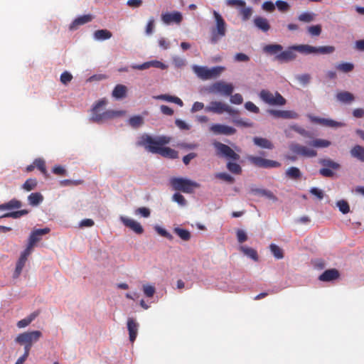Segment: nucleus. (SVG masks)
<instances>
[{
	"mask_svg": "<svg viewBox=\"0 0 364 364\" xmlns=\"http://www.w3.org/2000/svg\"><path fill=\"white\" fill-rule=\"evenodd\" d=\"M107 102V100L101 99L95 104L92 109V114L90 119L91 122L100 124L125 115L126 112L124 110L108 109L101 112V108L106 105Z\"/></svg>",
	"mask_w": 364,
	"mask_h": 364,
	"instance_id": "f257e3e1",
	"label": "nucleus"
},
{
	"mask_svg": "<svg viewBox=\"0 0 364 364\" xmlns=\"http://www.w3.org/2000/svg\"><path fill=\"white\" fill-rule=\"evenodd\" d=\"M169 141V138L165 136L154 139L151 136L144 134L140 137V140L137 142V145L144 146L149 152L159 154L161 148L164 145L168 144Z\"/></svg>",
	"mask_w": 364,
	"mask_h": 364,
	"instance_id": "f03ea898",
	"label": "nucleus"
},
{
	"mask_svg": "<svg viewBox=\"0 0 364 364\" xmlns=\"http://www.w3.org/2000/svg\"><path fill=\"white\" fill-rule=\"evenodd\" d=\"M170 184L175 191H182L186 193H191L195 188L200 187V184L197 182L179 177L171 178L170 179Z\"/></svg>",
	"mask_w": 364,
	"mask_h": 364,
	"instance_id": "7ed1b4c3",
	"label": "nucleus"
},
{
	"mask_svg": "<svg viewBox=\"0 0 364 364\" xmlns=\"http://www.w3.org/2000/svg\"><path fill=\"white\" fill-rule=\"evenodd\" d=\"M216 26L211 29L210 42L216 43L220 39L225 36L226 23L222 16L217 11H213Z\"/></svg>",
	"mask_w": 364,
	"mask_h": 364,
	"instance_id": "20e7f679",
	"label": "nucleus"
},
{
	"mask_svg": "<svg viewBox=\"0 0 364 364\" xmlns=\"http://www.w3.org/2000/svg\"><path fill=\"white\" fill-rule=\"evenodd\" d=\"M223 68L220 66L213 67L210 69L207 67L194 65L193 67V70L197 75V76L203 80H210L213 78H215L220 75V74L223 70Z\"/></svg>",
	"mask_w": 364,
	"mask_h": 364,
	"instance_id": "39448f33",
	"label": "nucleus"
},
{
	"mask_svg": "<svg viewBox=\"0 0 364 364\" xmlns=\"http://www.w3.org/2000/svg\"><path fill=\"white\" fill-rule=\"evenodd\" d=\"M296 51L304 54L311 53H320V54H330L335 51L334 46H326L320 47H314L309 45L301 44L294 46Z\"/></svg>",
	"mask_w": 364,
	"mask_h": 364,
	"instance_id": "423d86ee",
	"label": "nucleus"
},
{
	"mask_svg": "<svg viewBox=\"0 0 364 364\" xmlns=\"http://www.w3.org/2000/svg\"><path fill=\"white\" fill-rule=\"evenodd\" d=\"M260 99L265 103L270 105H284L286 100L278 92H271L267 90H262L259 94Z\"/></svg>",
	"mask_w": 364,
	"mask_h": 364,
	"instance_id": "0eeeda50",
	"label": "nucleus"
},
{
	"mask_svg": "<svg viewBox=\"0 0 364 364\" xmlns=\"http://www.w3.org/2000/svg\"><path fill=\"white\" fill-rule=\"evenodd\" d=\"M206 112H213L216 114H222L227 112L230 115L235 117L239 114V111L230 107L229 105L221 102L213 101L208 106L205 108Z\"/></svg>",
	"mask_w": 364,
	"mask_h": 364,
	"instance_id": "6e6552de",
	"label": "nucleus"
},
{
	"mask_svg": "<svg viewBox=\"0 0 364 364\" xmlns=\"http://www.w3.org/2000/svg\"><path fill=\"white\" fill-rule=\"evenodd\" d=\"M319 164L323 166L319 170V173L324 176L331 178L334 176V170H338L341 165L331 159H321Z\"/></svg>",
	"mask_w": 364,
	"mask_h": 364,
	"instance_id": "1a4fd4ad",
	"label": "nucleus"
},
{
	"mask_svg": "<svg viewBox=\"0 0 364 364\" xmlns=\"http://www.w3.org/2000/svg\"><path fill=\"white\" fill-rule=\"evenodd\" d=\"M41 336L42 333L40 331H28L18 334L15 341L18 344L27 343L33 346Z\"/></svg>",
	"mask_w": 364,
	"mask_h": 364,
	"instance_id": "9d476101",
	"label": "nucleus"
},
{
	"mask_svg": "<svg viewBox=\"0 0 364 364\" xmlns=\"http://www.w3.org/2000/svg\"><path fill=\"white\" fill-rule=\"evenodd\" d=\"M213 145L216 149L217 155L234 161L240 159L239 154L235 153L229 146L218 141H215Z\"/></svg>",
	"mask_w": 364,
	"mask_h": 364,
	"instance_id": "9b49d317",
	"label": "nucleus"
},
{
	"mask_svg": "<svg viewBox=\"0 0 364 364\" xmlns=\"http://www.w3.org/2000/svg\"><path fill=\"white\" fill-rule=\"evenodd\" d=\"M234 90V86L231 83H227L223 81H218L213 83L209 88V92L213 94L220 93L225 96L232 95Z\"/></svg>",
	"mask_w": 364,
	"mask_h": 364,
	"instance_id": "f8f14e48",
	"label": "nucleus"
},
{
	"mask_svg": "<svg viewBox=\"0 0 364 364\" xmlns=\"http://www.w3.org/2000/svg\"><path fill=\"white\" fill-rule=\"evenodd\" d=\"M247 159L253 165L259 168H277L281 166V164L278 161L264 159L260 156H249Z\"/></svg>",
	"mask_w": 364,
	"mask_h": 364,
	"instance_id": "ddd939ff",
	"label": "nucleus"
},
{
	"mask_svg": "<svg viewBox=\"0 0 364 364\" xmlns=\"http://www.w3.org/2000/svg\"><path fill=\"white\" fill-rule=\"evenodd\" d=\"M290 149L294 153L305 157H315L317 156V151L316 150L307 148L299 144H291Z\"/></svg>",
	"mask_w": 364,
	"mask_h": 364,
	"instance_id": "4468645a",
	"label": "nucleus"
},
{
	"mask_svg": "<svg viewBox=\"0 0 364 364\" xmlns=\"http://www.w3.org/2000/svg\"><path fill=\"white\" fill-rule=\"evenodd\" d=\"M296 49L294 48V46H289L285 50H282L281 53L275 56V60L282 63H287L292 61L296 59Z\"/></svg>",
	"mask_w": 364,
	"mask_h": 364,
	"instance_id": "2eb2a0df",
	"label": "nucleus"
},
{
	"mask_svg": "<svg viewBox=\"0 0 364 364\" xmlns=\"http://www.w3.org/2000/svg\"><path fill=\"white\" fill-rule=\"evenodd\" d=\"M210 130L215 134L232 135L235 134L236 129L232 127L220 124H213L210 127Z\"/></svg>",
	"mask_w": 364,
	"mask_h": 364,
	"instance_id": "dca6fc26",
	"label": "nucleus"
},
{
	"mask_svg": "<svg viewBox=\"0 0 364 364\" xmlns=\"http://www.w3.org/2000/svg\"><path fill=\"white\" fill-rule=\"evenodd\" d=\"M120 220L126 227L129 228L135 233L141 235L144 232L142 226L137 221L123 216L120 218Z\"/></svg>",
	"mask_w": 364,
	"mask_h": 364,
	"instance_id": "f3484780",
	"label": "nucleus"
},
{
	"mask_svg": "<svg viewBox=\"0 0 364 364\" xmlns=\"http://www.w3.org/2000/svg\"><path fill=\"white\" fill-rule=\"evenodd\" d=\"M127 325L129 331V341L132 343H134L138 334L139 324L133 318H129L127 319Z\"/></svg>",
	"mask_w": 364,
	"mask_h": 364,
	"instance_id": "a211bd4d",
	"label": "nucleus"
},
{
	"mask_svg": "<svg viewBox=\"0 0 364 364\" xmlns=\"http://www.w3.org/2000/svg\"><path fill=\"white\" fill-rule=\"evenodd\" d=\"M268 112L275 118L296 119L298 117V114L291 110L269 109Z\"/></svg>",
	"mask_w": 364,
	"mask_h": 364,
	"instance_id": "6ab92c4d",
	"label": "nucleus"
},
{
	"mask_svg": "<svg viewBox=\"0 0 364 364\" xmlns=\"http://www.w3.org/2000/svg\"><path fill=\"white\" fill-rule=\"evenodd\" d=\"M50 228L36 229L33 230L28 238V244L33 246L41 240V237L50 232Z\"/></svg>",
	"mask_w": 364,
	"mask_h": 364,
	"instance_id": "aec40b11",
	"label": "nucleus"
},
{
	"mask_svg": "<svg viewBox=\"0 0 364 364\" xmlns=\"http://www.w3.org/2000/svg\"><path fill=\"white\" fill-rule=\"evenodd\" d=\"M151 67L160 68L161 70H164L167 68V65H166L164 63H163L161 61L159 60H151L149 62L144 63L141 65H135L132 66V68L136 69V70H146Z\"/></svg>",
	"mask_w": 364,
	"mask_h": 364,
	"instance_id": "412c9836",
	"label": "nucleus"
},
{
	"mask_svg": "<svg viewBox=\"0 0 364 364\" xmlns=\"http://www.w3.org/2000/svg\"><path fill=\"white\" fill-rule=\"evenodd\" d=\"M340 277V273L336 269H329L324 271L319 277L318 279L321 282H331L337 279Z\"/></svg>",
	"mask_w": 364,
	"mask_h": 364,
	"instance_id": "4be33fe9",
	"label": "nucleus"
},
{
	"mask_svg": "<svg viewBox=\"0 0 364 364\" xmlns=\"http://www.w3.org/2000/svg\"><path fill=\"white\" fill-rule=\"evenodd\" d=\"M161 19L166 24H170L172 22L180 23L182 21V15L178 11L165 13L161 15Z\"/></svg>",
	"mask_w": 364,
	"mask_h": 364,
	"instance_id": "5701e85b",
	"label": "nucleus"
},
{
	"mask_svg": "<svg viewBox=\"0 0 364 364\" xmlns=\"http://www.w3.org/2000/svg\"><path fill=\"white\" fill-rule=\"evenodd\" d=\"M92 20V16L90 14L80 16L73 21V23L70 26V29L75 30L77 28V26L90 22Z\"/></svg>",
	"mask_w": 364,
	"mask_h": 364,
	"instance_id": "b1692460",
	"label": "nucleus"
},
{
	"mask_svg": "<svg viewBox=\"0 0 364 364\" xmlns=\"http://www.w3.org/2000/svg\"><path fill=\"white\" fill-rule=\"evenodd\" d=\"M254 24L257 28L263 32H267L270 29V25L268 20L264 17H255L254 19Z\"/></svg>",
	"mask_w": 364,
	"mask_h": 364,
	"instance_id": "393cba45",
	"label": "nucleus"
},
{
	"mask_svg": "<svg viewBox=\"0 0 364 364\" xmlns=\"http://www.w3.org/2000/svg\"><path fill=\"white\" fill-rule=\"evenodd\" d=\"M350 156L361 162H364V147L360 145H355L350 151Z\"/></svg>",
	"mask_w": 364,
	"mask_h": 364,
	"instance_id": "a878e982",
	"label": "nucleus"
},
{
	"mask_svg": "<svg viewBox=\"0 0 364 364\" xmlns=\"http://www.w3.org/2000/svg\"><path fill=\"white\" fill-rule=\"evenodd\" d=\"M250 192L255 195H260L264 196L273 201L277 200V197L270 191L261 188H251Z\"/></svg>",
	"mask_w": 364,
	"mask_h": 364,
	"instance_id": "bb28decb",
	"label": "nucleus"
},
{
	"mask_svg": "<svg viewBox=\"0 0 364 364\" xmlns=\"http://www.w3.org/2000/svg\"><path fill=\"white\" fill-rule=\"evenodd\" d=\"M336 99L342 103H350L354 101L355 97L348 91H341L336 94Z\"/></svg>",
	"mask_w": 364,
	"mask_h": 364,
	"instance_id": "cd10ccee",
	"label": "nucleus"
},
{
	"mask_svg": "<svg viewBox=\"0 0 364 364\" xmlns=\"http://www.w3.org/2000/svg\"><path fill=\"white\" fill-rule=\"evenodd\" d=\"M21 205H22V203L20 200H18L14 198L7 203L1 204L0 205V210H12L14 209H18L21 207Z\"/></svg>",
	"mask_w": 364,
	"mask_h": 364,
	"instance_id": "c85d7f7f",
	"label": "nucleus"
},
{
	"mask_svg": "<svg viewBox=\"0 0 364 364\" xmlns=\"http://www.w3.org/2000/svg\"><path fill=\"white\" fill-rule=\"evenodd\" d=\"M254 144L261 148L272 149L274 148L273 144L265 138L262 137H254L253 138Z\"/></svg>",
	"mask_w": 364,
	"mask_h": 364,
	"instance_id": "c756f323",
	"label": "nucleus"
},
{
	"mask_svg": "<svg viewBox=\"0 0 364 364\" xmlns=\"http://www.w3.org/2000/svg\"><path fill=\"white\" fill-rule=\"evenodd\" d=\"M283 47L279 44H268L264 46L263 51L269 55H275L281 53Z\"/></svg>",
	"mask_w": 364,
	"mask_h": 364,
	"instance_id": "7c9ffc66",
	"label": "nucleus"
},
{
	"mask_svg": "<svg viewBox=\"0 0 364 364\" xmlns=\"http://www.w3.org/2000/svg\"><path fill=\"white\" fill-rule=\"evenodd\" d=\"M127 87L123 85H117L112 91V96L117 99H122L126 96Z\"/></svg>",
	"mask_w": 364,
	"mask_h": 364,
	"instance_id": "2f4dec72",
	"label": "nucleus"
},
{
	"mask_svg": "<svg viewBox=\"0 0 364 364\" xmlns=\"http://www.w3.org/2000/svg\"><path fill=\"white\" fill-rule=\"evenodd\" d=\"M159 154L161 155L164 157H168L170 159H176L178 158V152L170 148V147H164L162 146L159 152Z\"/></svg>",
	"mask_w": 364,
	"mask_h": 364,
	"instance_id": "473e14b6",
	"label": "nucleus"
},
{
	"mask_svg": "<svg viewBox=\"0 0 364 364\" xmlns=\"http://www.w3.org/2000/svg\"><path fill=\"white\" fill-rule=\"evenodd\" d=\"M308 144L311 146L316 148H326L328 147L331 143L330 141L323 139H314L309 141Z\"/></svg>",
	"mask_w": 364,
	"mask_h": 364,
	"instance_id": "72a5a7b5",
	"label": "nucleus"
},
{
	"mask_svg": "<svg viewBox=\"0 0 364 364\" xmlns=\"http://www.w3.org/2000/svg\"><path fill=\"white\" fill-rule=\"evenodd\" d=\"M112 36V33L107 29L97 30L94 33V37L97 40L104 41L109 39Z\"/></svg>",
	"mask_w": 364,
	"mask_h": 364,
	"instance_id": "f704fd0d",
	"label": "nucleus"
},
{
	"mask_svg": "<svg viewBox=\"0 0 364 364\" xmlns=\"http://www.w3.org/2000/svg\"><path fill=\"white\" fill-rule=\"evenodd\" d=\"M43 200V196L40 193H32L28 197V203L32 206H36Z\"/></svg>",
	"mask_w": 364,
	"mask_h": 364,
	"instance_id": "c9c22d12",
	"label": "nucleus"
},
{
	"mask_svg": "<svg viewBox=\"0 0 364 364\" xmlns=\"http://www.w3.org/2000/svg\"><path fill=\"white\" fill-rule=\"evenodd\" d=\"M286 176L291 179L298 180L301 178V173L298 168L292 166L287 170Z\"/></svg>",
	"mask_w": 364,
	"mask_h": 364,
	"instance_id": "e433bc0d",
	"label": "nucleus"
},
{
	"mask_svg": "<svg viewBox=\"0 0 364 364\" xmlns=\"http://www.w3.org/2000/svg\"><path fill=\"white\" fill-rule=\"evenodd\" d=\"M240 250L247 256L252 259L254 261L258 260V255L255 250L245 247V246H241L240 247Z\"/></svg>",
	"mask_w": 364,
	"mask_h": 364,
	"instance_id": "4c0bfd02",
	"label": "nucleus"
},
{
	"mask_svg": "<svg viewBox=\"0 0 364 364\" xmlns=\"http://www.w3.org/2000/svg\"><path fill=\"white\" fill-rule=\"evenodd\" d=\"M173 231L183 241H188L191 239V233L186 229L175 228Z\"/></svg>",
	"mask_w": 364,
	"mask_h": 364,
	"instance_id": "58836bf2",
	"label": "nucleus"
},
{
	"mask_svg": "<svg viewBox=\"0 0 364 364\" xmlns=\"http://www.w3.org/2000/svg\"><path fill=\"white\" fill-rule=\"evenodd\" d=\"M26 261H27L26 258L22 257L21 256H20L18 260L17 261L15 272L14 273V278H17L21 274Z\"/></svg>",
	"mask_w": 364,
	"mask_h": 364,
	"instance_id": "ea45409f",
	"label": "nucleus"
},
{
	"mask_svg": "<svg viewBox=\"0 0 364 364\" xmlns=\"http://www.w3.org/2000/svg\"><path fill=\"white\" fill-rule=\"evenodd\" d=\"M157 99L164 100L168 102H174L178 105L182 107L183 105V101L178 97L171 96L168 95H161L157 97Z\"/></svg>",
	"mask_w": 364,
	"mask_h": 364,
	"instance_id": "a19ab883",
	"label": "nucleus"
},
{
	"mask_svg": "<svg viewBox=\"0 0 364 364\" xmlns=\"http://www.w3.org/2000/svg\"><path fill=\"white\" fill-rule=\"evenodd\" d=\"M336 68L342 73H348L353 70L354 65L351 63H341L336 65Z\"/></svg>",
	"mask_w": 364,
	"mask_h": 364,
	"instance_id": "79ce46f5",
	"label": "nucleus"
},
{
	"mask_svg": "<svg viewBox=\"0 0 364 364\" xmlns=\"http://www.w3.org/2000/svg\"><path fill=\"white\" fill-rule=\"evenodd\" d=\"M316 14L312 12H304L298 16L299 21L304 23H310L315 19Z\"/></svg>",
	"mask_w": 364,
	"mask_h": 364,
	"instance_id": "37998d69",
	"label": "nucleus"
},
{
	"mask_svg": "<svg viewBox=\"0 0 364 364\" xmlns=\"http://www.w3.org/2000/svg\"><path fill=\"white\" fill-rule=\"evenodd\" d=\"M28 213L27 210H21L16 211H11L7 213H5L1 216V218H19L21 216L26 215Z\"/></svg>",
	"mask_w": 364,
	"mask_h": 364,
	"instance_id": "c03bdc74",
	"label": "nucleus"
},
{
	"mask_svg": "<svg viewBox=\"0 0 364 364\" xmlns=\"http://www.w3.org/2000/svg\"><path fill=\"white\" fill-rule=\"evenodd\" d=\"M143 123H144L143 117L139 115L132 117L129 119V124L133 128H138L141 125H142Z\"/></svg>",
	"mask_w": 364,
	"mask_h": 364,
	"instance_id": "a18cd8bd",
	"label": "nucleus"
},
{
	"mask_svg": "<svg viewBox=\"0 0 364 364\" xmlns=\"http://www.w3.org/2000/svg\"><path fill=\"white\" fill-rule=\"evenodd\" d=\"M270 251L275 258L279 259L284 257L283 250L277 245L271 244L269 246Z\"/></svg>",
	"mask_w": 364,
	"mask_h": 364,
	"instance_id": "49530a36",
	"label": "nucleus"
},
{
	"mask_svg": "<svg viewBox=\"0 0 364 364\" xmlns=\"http://www.w3.org/2000/svg\"><path fill=\"white\" fill-rule=\"evenodd\" d=\"M240 15L242 16V19L244 21H247L250 19L252 14V9L250 7H242L239 11Z\"/></svg>",
	"mask_w": 364,
	"mask_h": 364,
	"instance_id": "de8ad7c7",
	"label": "nucleus"
},
{
	"mask_svg": "<svg viewBox=\"0 0 364 364\" xmlns=\"http://www.w3.org/2000/svg\"><path fill=\"white\" fill-rule=\"evenodd\" d=\"M37 181L35 178H28L23 184L22 188L26 191H31L37 186Z\"/></svg>",
	"mask_w": 364,
	"mask_h": 364,
	"instance_id": "09e8293b",
	"label": "nucleus"
},
{
	"mask_svg": "<svg viewBox=\"0 0 364 364\" xmlns=\"http://www.w3.org/2000/svg\"><path fill=\"white\" fill-rule=\"evenodd\" d=\"M232 122L238 127H252L253 123L248 119H243L241 118H235L232 119Z\"/></svg>",
	"mask_w": 364,
	"mask_h": 364,
	"instance_id": "8fccbe9b",
	"label": "nucleus"
},
{
	"mask_svg": "<svg viewBox=\"0 0 364 364\" xmlns=\"http://www.w3.org/2000/svg\"><path fill=\"white\" fill-rule=\"evenodd\" d=\"M35 168H37L46 176H48L47 170L46 168V163L41 159H37L34 161Z\"/></svg>",
	"mask_w": 364,
	"mask_h": 364,
	"instance_id": "3c124183",
	"label": "nucleus"
},
{
	"mask_svg": "<svg viewBox=\"0 0 364 364\" xmlns=\"http://www.w3.org/2000/svg\"><path fill=\"white\" fill-rule=\"evenodd\" d=\"M307 31L311 36H318L321 33L322 27L320 24L311 26L307 28Z\"/></svg>",
	"mask_w": 364,
	"mask_h": 364,
	"instance_id": "603ef678",
	"label": "nucleus"
},
{
	"mask_svg": "<svg viewBox=\"0 0 364 364\" xmlns=\"http://www.w3.org/2000/svg\"><path fill=\"white\" fill-rule=\"evenodd\" d=\"M320 122L323 125L331 127H341L344 125V124L342 122H336L333 119H320Z\"/></svg>",
	"mask_w": 364,
	"mask_h": 364,
	"instance_id": "864d4df0",
	"label": "nucleus"
},
{
	"mask_svg": "<svg viewBox=\"0 0 364 364\" xmlns=\"http://www.w3.org/2000/svg\"><path fill=\"white\" fill-rule=\"evenodd\" d=\"M227 168L232 173L235 174H240L242 172V168L241 166L234 162H228L227 164Z\"/></svg>",
	"mask_w": 364,
	"mask_h": 364,
	"instance_id": "5fc2aeb1",
	"label": "nucleus"
},
{
	"mask_svg": "<svg viewBox=\"0 0 364 364\" xmlns=\"http://www.w3.org/2000/svg\"><path fill=\"white\" fill-rule=\"evenodd\" d=\"M336 205H337L338 208H339V210L342 213L346 214V213H349L350 206L347 201H346L344 200H341L337 202Z\"/></svg>",
	"mask_w": 364,
	"mask_h": 364,
	"instance_id": "6e6d98bb",
	"label": "nucleus"
},
{
	"mask_svg": "<svg viewBox=\"0 0 364 364\" xmlns=\"http://www.w3.org/2000/svg\"><path fill=\"white\" fill-rule=\"evenodd\" d=\"M84 183L83 180H70L65 179L60 181L61 186H78Z\"/></svg>",
	"mask_w": 364,
	"mask_h": 364,
	"instance_id": "4d7b16f0",
	"label": "nucleus"
},
{
	"mask_svg": "<svg viewBox=\"0 0 364 364\" xmlns=\"http://www.w3.org/2000/svg\"><path fill=\"white\" fill-rule=\"evenodd\" d=\"M215 178L225 181L229 183H232L235 181L234 178L226 173H217Z\"/></svg>",
	"mask_w": 364,
	"mask_h": 364,
	"instance_id": "13d9d810",
	"label": "nucleus"
},
{
	"mask_svg": "<svg viewBox=\"0 0 364 364\" xmlns=\"http://www.w3.org/2000/svg\"><path fill=\"white\" fill-rule=\"evenodd\" d=\"M155 230L161 236L167 238L168 240H172L173 239V235H171L168 232H167L165 229L159 226H156L155 227Z\"/></svg>",
	"mask_w": 364,
	"mask_h": 364,
	"instance_id": "bf43d9fd",
	"label": "nucleus"
},
{
	"mask_svg": "<svg viewBox=\"0 0 364 364\" xmlns=\"http://www.w3.org/2000/svg\"><path fill=\"white\" fill-rule=\"evenodd\" d=\"M275 5L277 6L280 11L286 12L289 9V5L287 1L278 0L276 1Z\"/></svg>",
	"mask_w": 364,
	"mask_h": 364,
	"instance_id": "052dcab7",
	"label": "nucleus"
},
{
	"mask_svg": "<svg viewBox=\"0 0 364 364\" xmlns=\"http://www.w3.org/2000/svg\"><path fill=\"white\" fill-rule=\"evenodd\" d=\"M173 200L178 203L179 205L184 206L186 204V200L183 195L179 193H176L173 196Z\"/></svg>",
	"mask_w": 364,
	"mask_h": 364,
	"instance_id": "680f3d73",
	"label": "nucleus"
},
{
	"mask_svg": "<svg viewBox=\"0 0 364 364\" xmlns=\"http://www.w3.org/2000/svg\"><path fill=\"white\" fill-rule=\"evenodd\" d=\"M292 129L298 132L299 134H300L301 135L304 136V137H306V138H309V139H312L313 136H312V134L306 131L304 129L301 128V127H297V126H294L292 127Z\"/></svg>",
	"mask_w": 364,
	"mask_h": 364,
	"instance_id": "e2e57ef3",
	"label": "nucleus"
},
{
	"mask_svg": "<svg viewBox=\"0 0 364 364\" xmlns=\"http://www.w3.org/2000/svg\"><path fill=\"white\" fill-rule=\"evenodd\" d=\"M143 291H144V294L147 297H152L154 296L156 290H155L154 287H153V286L144 285L143 287Z\"/></svg>",
	"mask_w": 364,
	"mask_h": 364,
	"instance_id": "0e129e2a",
	"label": "nucleus"
},
{
	"mask_svg": "<svg viewBox=\"0 0 364 364\" xmlns=\"http://www.w3.org/2000/svg\"><path fill=\"white\" fill-rule=\"evenodd\" d=\"M245 107L250 112L257 114L259 112V109L253 102L249 101L245 104Z\"/></svg>",
	"mask_w": 364,
	"mask_h": 364,
	"instance_id": "69168bd1",
	"label": "nucleus"
},
{
	"mask_svg": "<svg viewBox=\"0 0 364 364\" xmlns=\"http://www.w3.org/2000/svg\"><path fill=\"white\" fill-rule=\"evenodd\" d=\"M234 60L236 62H248L250 57L245 53H238L235 55Z\"/></svg>",
	"mask_w": 364,
	"mask_h": 364,
	"instance_id": "338daca9",
	"label": "nucleus"
},
{
	"mask_svg": "<svg viewBox=\"0 0 364 364\" xmlns=\"http://www.w3.org/2000/svg\"><path fill=\"white\" fill-rule=\"evenodd\" d=\"M72 79H73L72 75L67 71L63 72L60 75V81L63 84H65V85L70 82L72 80Z\"/></svg>",
	"mask_w": 364,
	"mask_h": 364,
	"instance_id": "774afa93",
	"label": "nucleus"
}]
</instances>
